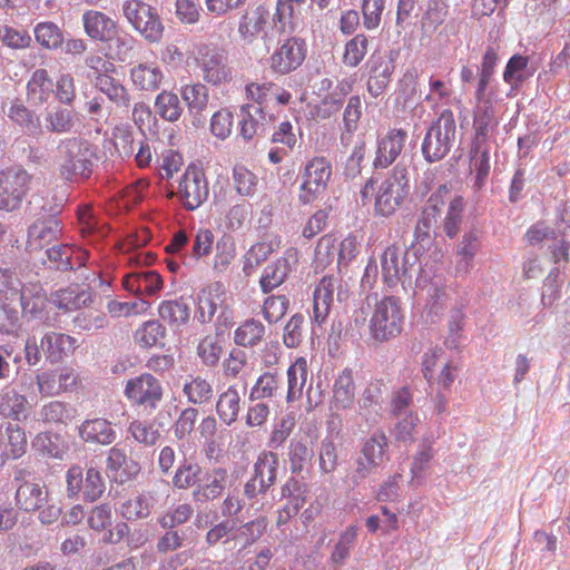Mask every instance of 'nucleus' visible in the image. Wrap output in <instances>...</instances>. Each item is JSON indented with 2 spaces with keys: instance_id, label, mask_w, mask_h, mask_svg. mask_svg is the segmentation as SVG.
Masks as SVG:
<instances>
[{
  "instance_id": "1",
  "label": "nucleus",
  "mask_w": 570,
  "mask_h": 570,
  "mask_svg": "<svg viewBox=\"0 0 570 570\" xmlns=\"http://www.w3.org/2000/svg\"><path fill=\"white\" fill-rule=\"evenodd\" d=\"M364 305L367 308L373 305L368 326L371 336L375 342H386L401 334L404 314L397 297L384 296L377 299L376 295H367L364 304L356 312L355 323L358 325H364L366 321L367 312H365Z\"/></svg>"
},
{
  "instance_id": "2",
  "label": "nucleus",
  "mask_w": 570,
  "mask_h": 570,
  "mask_svg": "<svg viewBox=\"0 0 570 570\" xmlns=\"http://www.w3.org/2000/svg\"><path fill=\"white\" fill-rule=\"evenodd\" d=\"M381 269L384 282L394 286L399 282L404 288H424L420 263V248L412 246L402 252L396 245H391L381 255Z\"/></svg>"
},
{
  "instance_id": "3",
  "label": "nucleus",
  "mask_w": 570,
  "mask_h": 570,
  "mask_svg": "<svg viewBox=\"0 0 570 570\" xmlns=\"http://www.w3.org/2000/svg\"><path fill=\"white\" fill-rule=\"evenodd\" d=\"M57 151L62 179L75 181L90 177L97 158L92 144L79 137H69L59 141Z\"/></svg>"
},
{
  "instance_id": "4",
  "label": "nucleus",
  "mask_w": 570,
  "mask_h": 570,
  "mask_svg": "<svg viewBox=\"0 0 570 570\" xmlns=\"http://www.w3.org/2000/svg\"><path fill=\"white\" fill-rule=\"evenodd\" d=\"M409 168L403 163H397L389 177L380 185L374 203L376 216L390 217L396 213L409 194Z\"/></svg>"
},
{
  "instance_id": "5",
  "label": "nucleus",
  "mask_w": 570,
  "mask_h": 570,
  "mask_svg": "<svg viewBox=\"0 0 570 570\" xmlns=\"http://www.w3.org/2000/svg\"><path fill=\"white\" fill-rule=\"evenodd\" d=\"M456 132V126L453 112L445 109L440 117L429 128L423 145L422 153L426 161L434 163L443 159L453 145Z\"/></svg>"
},
{
  "instance_id": "6",
  "label": "nucleus",
  "mask_w": 570,
  "mask_h": 570,
  "mask_svg": "<svg viewBox=\"0 0 570 570\" xmlns=\"http://www.w3.org/2000/svg\"><path fill=\"white\" fill-rule=\"evenodd\" d=\"M279 459L273 451H262L254 465L252 476L244 484V495L254 505L259 495H265L276 483Z\"/></svg>"
},
{
  "instance_id": "7",
  "label": "nucleus",
  "mask_w": 570,
  "mask_h": 570,
  "mask_svg": "<svg viewBox=\"0 0 570 570\" xmlns=\"http://www.w3.org/2000/svg\"><path fill=\"white\" fill-rule=\"evenodd\" d=\"M128 22L148 41L156 42L161 38L163 24L158 14L140 0H127L122 6Z\"/></svg>"
},
{
  "instance_id": "8",
  "label": "nucleus",
  "mask_w": 570,
  "mask_h": 570,
  "mask_svg": "<svg viewBox=\"0 0 570 570\" xmlns=\"http://www.w3.org/2000/svg\"><path fill=\"white\" fill-rule=\"evenodd\" d=\"M332 175L331 163L325 157H314L304 168L298 199L304 205L313 203L327 187Z\"/></svg>"
},
{
  "instance_id": "9",
  "label": "nucleus",
  "mask_w": 570,
  "mask_h": 570,
  "mask_svg": "<svg viewBox=\"0 0 570 570\" xmlns=\"http://www.w3.org/2000/svg\"><path fill=\"white\" fill-rule=\"evenodd\" d=\"M31 183V175L22 168L0 173V210L13 212L20 207Z\"/></svg>"
},
{
  "instance_id": "10",
  "label": "nucleus",
  "mask_w": 570,
  "mask_h": 570,
  "mask_svg": "<svg viewBox=\"0 0 570 570\" xmlns=\"http://www.w3.org/2000/svg\"><path fill=\"white\" fill-rule=\"evenodd\" d=\"M209 195V186L203 168L190 165L179 179L177 196L188 210L198 208Z\"/></svg>"
},
{
  "instance_id": "11",
  "label": "nucleus",
  "mask_w": 570,
  "mask_h": 570,
  "mask_svg": "<svg viewBox=\"0 0 570 570\" xmlns=\"http://www.w3.org/2000/svg\"><path fill=\"white\" fill-rule=\"evenodd\" d=\"M163 394L161 383L149 373L130 379L125 387L127 399L149 412L157 409L163 400Z\"/></svg>"
},
{
  "instance_id": "12",
  "label": "nucleus",
  "mask_w": 570,
  "mask_h": 570,
  "mask_svg": "<svg viewBox=\"0 0 570 570\" xmlns=\"http://www.w3.org/2000/svg\"><path fill=\"white\" fill-rule=\"evenodd\" d=\"M169 489V483L164 480L155 482L150 489L124 502L121 505V515L127 520L148 518L160 499L164 495L168 497Z\"/></svg>"
},
{
  "instance_id": "13",
  "label": "nucleus",
  "mask_w": 570,
  "mask_h": 570,
  "mask_svg": "<svg viewBox=\"0 0 570 570\" xmlns=\"http://www.w3.org/2000/svg\"><path fill=\"white\" fill-rule=\"evenodd\" d=\"M306 45L299 38L286 39L269 57V68L275 73L287 75L305 60Z\"/></svg>"
},
{
  "instance_id": "14",
  "label": "nucleus",
  "mask_w": 570,
  "mask_h": 570,
  "mask_svg": "<svg viewBox=\"0 0 570 570\" xmlns=\"http://www.w3.org/2000/svg\"><path fill=\"white\" fill-rule=\"evenodd\" d=\"M229 482L230 474L226 468L205 469L197 489L191 492V498L200 504L217 500L225 493Z\"/></svg>"
},
{
  "instance_id": "15",
  "label": "nucleus",
  "mask_w": 570,
  "mask_h": 570,
  "mask_svg": "<svg viewBox=\"0 0 570 570\" xmlns=\"http://www.w3.org/2000/svg\"><path fill=\"white\" fill-rule=\"evenodd\" d=\"M407 134L403 129L393 128L377 140L373 166L375 169L390 167L401 155Z\"/></svg>"
},
{
  "instance_id": "16",
  "label": "nucleus",
  "mask_w": 570,
  "mask_h": 570,
  "mask_svg": "<svg viewBox=\"0 0 570 570\" xmlns=\"http://www.w3.org/2000/svg\"><path fill=\"white\" fill-rule=\"evenodd\" d=\"M298 263L297 250L291 248L285 252V255L275 262L268 264L262 274L259 284L264 293H269L276 287L281 286L293 266Z\"/></svg>"
},
{
  "instance_id": "17",
  "label": "nucleus",
  "mask_w": 570,
  "mask_h": 570,
  "mask_svg": "<svg viewBox=\"0 0 570 570\" xmlns=\"http://www.w3.org/2000/svg\"><path fill=\"white\" fill-rule=\"evenodd\" d=\"M60 234V222L55 216L37 219L28 228L27 249L41 250L57 240Z\"/></svg>"
},
{
  "instance_id": "18",
  "label": "nucleus",
  "mask_w": 570,
  "mask_h": 570,
  "mask_svg": "<svg viewBox=\"0 0 570 570\" xmlns=\"http://www.w3.org/2000/svg\"><path fill=\"white\" fill-rule=\"evenodd\" d=\"M27 435L18 424L8 423L4 432L0 431V463L21 458L27 451Z\"/></svg>"
},
{
  "instance_id": "19",
  "label": "nucleus",
  "mask_w": 570,
  "mask_h": 570,
  "mask_svg": "<svg viewBox=\"0 0 570 570\" xmlns=\"http://www.w3.org/2000/svg\"><path fill=\"white\" fill-rule=\"evenodd\" d=\"M338 278L333 275H326L321 278L314 291L313 315L315 324H323L331 311L333 294L337 288Z\"/></svg>"
},
{
  "instance_id": "20",
  "label": "nucleus",
  "mask_w": 570,
  "mask_h": 570,
  "mask_svg": "<svg viewBox=\"0 0 570 570\" xmlns=\"http://www.w3.org/2000/svg\"><path fill=\"white\" fill-rule=\"evenodd\" d=\"M112 72H98L94 78L95 87L106 95L108 99L116 105L117 108L128 110L131 97L128 89L111 76Z\"/></svg>"
},
{
  "instance_id": "21",
  "label": "nucleus",
  "mask_w": 570,
  "mask_h": 570,
  "mask_svg": "<svg viewBox=\"0 0 570 570\" xmlns=\"http://www.w3.org/2000/svg\"><path fill=\"white\" fill-rule=\"evenodd\" d=\"M79 436L87 443L109 445L116 440V431L110 421L102 417L85 420L79 426Z\"/></svg>"
},
{
  "instance_id": "22",
  "label": "nucleus",
  "mask_w": 570,
  "mask_h": 570,
  "mask_svg": "<svg viewBox=\"0 0 570 570\" xmlns=\"http://www.w3.org/2000/svg\"><path fill=\"white\" fill-rule=\"evenodd\" d=\"M86 33L94 40L108 41L118 28L116 21L97 10H88L82 16Z\"/></svg>"
},
{
  "instance_id": "23",
  "label": "nucleus",
  "mask_w": 570,
  "mask_h": 570,
  "mask_svg": "<svg viewBox=\"0 0 570 570\" xmlns=\"http://www.w3.org/2000/svg\"><path fill=\"white\" fill-rule=\"evenodd\" d=\"M3 112L13 124L30 136L38 138L42 135L43 130L40 126L39 118L21 101H11L7 107H3Z\"/></svg>"
},
{
  "instance_id": "24",
  "label": "nucleus",
  "mask_w": 570,
  "mask_h": 570,
  "mask_svg": "<svg viewBox=\"0 0 570 570\" xmlns=\"http://www.w3.org/2000/svg\"><path fill=\"white\" fill-rule=\"evenodd\" d=\"M124 286L138 295H154L161 288L163 279L154 271H137L124 277Z\"/></svg>"
},
{
  "instance_id": "25",
  "label": "nucleus",
  "mask_w": 570,
  "mask_h": 570,
  "mask_svg": "<svg viewBox=\"0 0 570 570\" xmlns=\"http://www.w3.org/2000/svg\"><path fill=\"white\" fill-rule=\"evenodd\" d=\"M240 136L245 141H250L265 130L266 116L262 106L244 105L240 108Z\"/></svg>"
},
{
  "instance_id": "26",
  "label": "nucleus",
  "mask_w": 570,
  "mask_h": 570,
  "mask_svg": "<svg viewBox=\"0 0 570 570\" xmlns=\"http://www.w3.org/2000/svg\"><path fill=\"white\" fill-rule=\"evenodd\" d=\"M203 78L212 85H219L230 79V69L227 66L226 57L218 52L212 51L202 59Z\"/></svg>"
},
{
  "instance_id": "27",
  "label": "nucleus",
  "mask_w": 570,
  "mask_h": 570,
  "mask_svg": "<svg viewBox=\"0 0 570 570\" xmlns=\"http://www.w3.org/2000/svg\"><path fill=\"white\" fill-rule=\"evenodd\" d=\"M75 343L73 337L56 332L46 333L40 340V347L47 361L51 364L60 362Z\"/></svg>"
},
{
  "instance_id": "28",
  "label": "nucleus",
  "mask_w": 570,
  "mask_h": 570,
  "mask_svg": "<svg viewBox=\"0 0 570 570\" xmlns=\"http://www.w3.org/2000/svg\"><path fill=\"white\" fill-rule=\"evenodd\" d=\"M491 142H474L470 153V167L475 171L474 188L481 189L490 174Z\"/></svg>"
},
{
  "instance_id": "29",
  "label": "nucleus",
  "mask_w": 570,
  "mask_h": 570,
  "mask_svg": "<svg viewBox=\"0 0 570 570\" xmlns=\"http://www.w3.org/2000/svg\"><path fill=\"white\" fill-rule=\"evenodd\" d=\"M268 14L269 12L264 6H258L243 16L238 32L244 43H252L264 30Z\"/></svg>"
},
{
  "instance_id": "30",
  "label": "nucleus",
  "mask_w": 570,
  "mask_h": 570,
  "mask_svg": "<svg viewBox=\"0 0 570 570\" xmlns=\"http://www.w3.org/2000/svg\"><path fill=\"white\" fill-rule=\"evenodd\" d=\"M498 121L494 115V108L490 101H484L478 106L474 111V142H491L490 137L497 128Z\"/></svg>"
},
{
  "instance_id": "31",
  "label": "nucleus",
  "mask_w": 570,
  "mask_h": 570,
  "mask_svg": "<svg viewBox=\"0 0 570 570\" xmlns=\"http://www.w3.org/2000/svg\"><path fill=\"white\" fill-rule=\"evenodd\" d=\"M130 78L138 89L155 91L160 87L164 75L155 63H139L130 70Z\"/></svg>"
},
{
  "instance_id": "32",
  "label": "nucleus",
  "mask_w": 570,
  "mask_h": 570,
  "mask_svg": "<svg viewBox=\"0 0 570 570\" xmlns=\"http://www.w3.org/2000/svg\"><path fill=\"white\" fill-rule=\"evenodd\" d=\"M48 491L37 483L24 482L16 492V503L19 509L24 511H35L42 507L47 501Z\"/></svg>"
},
{
  "instance_id": "33",
  "label": "nucleus",
  "mask_w": 570,
  "mask_h": 570,
  "mask_svg": "<svg viewBox=\"0 0 570 570\" xmlns=\"http://www.w3.org/2000/svg\"><path fill=\"white\" fill-rule=\"evenodd\" d=\"M355 399V384L353 373L345 368L335 380L333 385V402L338 410L350 409Z\"/></svg>"
},
{
  "instance_id": "34",
  "label": "nucleus",
  "mask_w": 570,
  "mask_h": 570,
  "mask_svg": "<svg viewBox=\"0 0 570 570\" xmlns=\"http://www.w3.org/2000/svg\"><path fill=\"white\" fill-rule=\"evenodd\" d=\"M77 124L73 110L56 107L47 110L45 115V127L51 134L62 135L72 131Z\"/></svg>"
},
{
  "instance_id": "35",
  "label": "nucleus",
  "mask_w": 570,
  "mask_h": 570,
  "mask_svg": "<svg viewBox=\"0 0 570 570\" xmlns=\"http://www.w3.org/2000/svg\"><path fill=\"white\" fill-rule=\"evenodd\" d=\"M39 416L45 423L67 425L77 416V409L63 401H50L42 405Z\"/></svg>"
},
{
  "instance_id": "36",
  "label": "nucleus",
  "mask_w": 570,
  "mask_h": 570,
  "mask_svg": "<svg viewBox=\"0 0 570 570\" xmlns=\"http://www.w3.org/2000/svg\"><path fill=\"white\" fill-rule=\"evenodd\" d=\"M240 411V396L234 385L227 387L219 394L216 403V412L220 421L226 425H232L237 421Z\"/></svg>"
},
{
  "instance_id": "37",
  "label": "nucleus",
  "mask_w": 570,
  "mask_h": 570,
  "mask_svg": "<svg viewBox=\"0 0 570 570\" xmlns=\"http://www.w3.org/2000/svg\"><path fill=\"white\" fill-rule=\"evenodd\" d=\"M52 303L63 311H76L86 307L92 303V295L88 291H78L77 288L68 287L56 292L52 295Z\"/></svg>"
},
{
  "instance_id": "38",
  "label": "nucleus",
  "mask_w": 570,
  "mask_h": 570,
  "mask_svg": "<svg viewBox=\"0 0 570 570\" xmlns=\"http://www.w3.org/2000/svg\"><path fill=\"white\" fill-rule=\"evenodd\" d=\"M204 470L198 463L184 460L175 471L173 485L178 490H195L203 479Z\"/></svg>"
},
{
  "instance_id": "39",
  "label": "nucleus",
  "mask_w": 570,
  "mask_h": 570,
  "mask_svg": "<svg viewBox=\"0 0 570 570\" xmlns=\"http://www.w3.org/2000/svg\"><path fill=\"white\" fill-rule=\"evenodd\" d=\"M219 285L215 284L199 292L197 296L198 307L195 314V318L202 324L209 323L220 304V295L218 293Z\"/></svg>"
},
{
  "instance_id": "40",
  "label": "nucleus",
  "mask_w": 570,
  "mask_h": 570,
  "mask_svg": "<svg viewBox=\"0 0 570 570\" xmlns=\"http://www.w3.org/2000/svg\"><path fill=\"white\" fill-rule=\"evenodd\" d=\"M183 393L188 402L195 405L208 403L214 396L212 384L200 375L188 376L184 383Z\"/></svg>"
},
{
  "instance_id": "41",
  "label": "nucleus",
  "mask_w": 570,
  "mask_h": 570,
  "mask_svg": "<svg viewBox=\"0 0 570 570\" xmlns=\"http://www.w3.org/2000/svg\"><path fill=\"white\" fill-rule=\"evenodd\" d=\"M28 98L35 104L46 102L53 92V82L46 69H37L27 86Z\"/></svg>"
},
{
  "instance_id": "42",
  "label": "nucleus",
  "mask_w": 570,
  "mask_h": 570,
  "mask_svg": "<svg viewBox=\"0 0 570 570\" xmlns=\"http://www.w3.org/2000/svg\"><path fill=\"white\" fill-rule=\"evenodd\" d=\"M265 326L257 320L249 318L242 323L235 331L234 342L238 346L254 347L264 338Z\"/></svg>"
},
{
  "instance_id": "43",
  "label": "nucleus",
  "mask_w": 570,
  "mask_h": 570,
  "mask_svg": "<svg viewBox=\"0 0 570 570\" xmlns=\"http://www.w3.org/2000/svg\"><path fill=\"white\" fill-rule=\"evenodd\" d=\"M180 95L187 104L188 110L195 117L200 116L208 105V89L203 83L185 85L180 89Z\"/></svg>"
},
{
  "instance_id": "44",
  "label": "nucleus",
  "mask_w": 570,
  "mask_h": 570,
  "mask_svg": "<svg viewBox=\"0 0 570 570\" xmlns=\"http://www.w3.org/2000/svg\"><path fill=\"white\" fill-rule=\"evenodd\" d=\"M531 76L532 72L529 68V58L521 55H514L505 66L503 80L509 83L512 89H517Z\"/></svg>"
},
{
  "instance_id": "45",
  "label": "nucleus",
  "mask_w": 570,
  "mask_h": 570,
  "mask_svg": "<svg viewBox=\"0 0 570 570\" xmlns=\"http://www.w3.org/2000/svg\"><path fill=\"white\" fill-rule=\"evenodd\" d=\"M308 371L305 358H297L287 370V401L292 402L302 396L303 389L307 382Z\"/></svg>"
},
{
  "instance_id": "46",
  "label": "nucleus",
  "mask_w": 570,
  "mask_h": 570,
  "mask_svg": "<svg viewBox=\"0 0 570 570\" xmlns=\"http://www.w3.org/2000/svg\"><path fill=\"white\" fill-rule=\"evenodd\" d=\"M155 110L161 119L175 122L181 117L184 109L176 94L164 90L155 99Z\"/></svg>"
},
{
  "instance_id": "47",
  "label": "nucleus",
  "mask_w": 570,
  "mask_h": 570,
  "mask_svg": "<svg viewBox=\"0 0 570 570\" xmlns=\"http://www.w3.org/2000/svg\"><path fill=\"white\" fill-rule=\"evenodd\" d=\"M387 446L386 435L382 431H376L363 443L360 453L363 455V459L381 466L387 459Z\"/></svg>"
},
{
  "instance_id": "48",
  "label": "nucleus",
  "mask_w": 570,
  "mask_h": 570,
  "mask_svg": "<svg viewBox=\"0 0 570 570\" xmlns=\"http://www.w3.org/2000/svg\"><path fill=\"white\" fill-rule=\"evenodd\" d=\"M107 469L111 472H122L127 478H134L140 472V465L128 458L126 450L115 445L108 451Z\"/></svg>"
},
{
  "instance_id": "49",
  "label": "nucleus",
  "mask_w": 570,
  "mask_h": 570,
  "mask_svg": "<svg viewBox=\"0 0 570 570\" xmlns=\"http://www.w3.org/2000/svg\"><path fill=\"white\" fill-rule=\"evenodd\" d=\"M27 397L14 390L0 393V414L12 420H20L26 412Z\"/></svg>"
},
{
  "instance_id": "50",
  "label": "nucleus",
  "mask_w": 570,
  "mask_h": 570,
  "mask_svg": "<svg viewBox=\"0 0 570 570\" xmlns=\"http://www.w3.org/2000/svg\"><path fill=\"white\" fill-rule=\"evenodd\" d=\"M449 294L443 285L432 283L428 291L425 313L430 321L434 323L446 308Z\"/></svg>"
},
{
  "instance_id": "51",
  "label": "nucleus",
  "mask_w": 570,
  "mask_h": 570,
  "mask_svg": "<svg viewBox=\"0 0 570 570\" xmlns=\"http://www.w3.org/2000/svg\"><path fill=\"white\" fill-rule=\"evenodd\" d=\"M159 317L170 325L179 326L189 318V306L183 299L165 301L158 308Z\"/></svg>"
},
{
  "instance_id": "52",
  "label": "nucleus",
  "mask_w": 570,
  "mask_h": 570,
  "mask_svg": "<svg viewBox=\"0 0 570 570\" xmlns=\"http://www.w3.org/2000/svg\"><path fill=\"white\" fill-rule=\"evenodd\" d=\"M525 14L535 21L544 24L554 22L558 10L557 0H535L529 1L524 6Z\"/></svg>"
},
{
  "instance_id": "53",
  "label": "nucleus",
  "mask_w": 570,
  "mask_h": 570,
  "mask_svg": "<svg viewBox=\"0 0 570 570\" xmlns=\"http://www.w3.org/2000/svg\"><path fill=\"white\" fill-rule=\"evenodd\" d=\"M78 222L80 233L83 237L98 236L105 237L108 234V228L105 224H100L96 218L91 206L85 205L78 209Z\"/></svg>"
},
{
  "instance_id": "54",
  "label": "nucleus",
  "mask_w": 570,
  "mask_h": 570,
  "mask_svg": "<svg viewBox=\"0 0 570 570\" xmlns=\"http://www.w3.org/2000/svg\"><path fill=\"white\" fill-rule=\"evenodd\" d=\"M357 537V527H347L340 535L331 554V561L335 567L344 564L345 560L350 557L351 550Z\"/></svg>"
},
{
  "instance_id": "55",
  "label": "nucleus",
  "mask_w": 570,
  "mask_h": 570,
  "mask_svg": "<svg viewBox=\"0 0 570 570\" xmlns=\"http://www.w3.org/2000/svg\"><path fill=\"white\" fill-rule=\"evenodd\" d=\"M449 193L450 188L448 187V185L442 184L429 197L421 212V216L425 218L428 223H438V218L441 215L442 208L445 204Z\"/></svg>"
},
{
  "instance_id": "56",
  "label": "nucleus",
  "mask_w": 570,
  "mask_h": 570,
  "mask_svg": "<svg viewBox=\"0 0 570 570\" xmlns=\"http://www.w3.org/2000/svg\"><path fill=\"white\" fill-rule=\"evenodd\" d=\"M128 433L135 441L147 446L155 445L161 435L155 423L139 420H135L129 424Z\"/></svg>"
},
{
  "instance_id": "57",
  "label": "nucleus",
  "mask_w": 570,
  "mask_h": 570,
  "mask_svg": "<svg viewBox=\"0 0 570 570\" xmlns=\"http://www.w3.org/2000/svg\"><path fill=\"white\" fill-rule=\"evenodd\" d=\"M465 207V202L463 197L456 196L454 197L448 207V212L445 218L443 220V232L449 238H454L462 223V214Z\"/></svg>"
},
{
  "instance_id": "58",
  "label": "nucleus",
  "mask_w": 570,
  "mask_h": 570,
  "mask_svg": "<svg viewBox=\"0 0 570 570\" xmlns=\"http://www.w3.org/2000/svg\"><path fill=\"white\" fill-rule=\"evenodd\" d=\"M318 469L323 475L332 474L338 466V451L333 440L325 438L318 448Z\"/></svg>"
},
{
  "instance_id": "59",
  "label": "nucleus",
  "mask_w": 570,
  "mask_h": 570,
  "mask_svg": "<svg viewBox=\"0 0 570 570\" xmlns=\"http://www.w3.org/2000/svg\"><path fill=\"white\" fill-rule=\"evenodd\" d=\"M287 456L291 472L298 474L303 471L305 463L312 459L313 451L302 440L292 439Z\"/></svg>"
},
{
  "instance_id": "60",
  "label": "nucleus",
  "mask_w": 570,
  "mask_h": 570,
  "mask_svg": "<svg viewBox=\"0 0 570 570\" xmlns=\"http://www.w3.org/2000/svg\"><path fill=\"white\" fill-rule=\"evenodd\" d=\"M112 145L119 158H130L135 154L138 142L135 141L134 134L128 127H116L112 131Z\"/></svg>"
},
{
  "instance_id": "61",
  "label": "nucleus",
  "mask_w": 570,
  "mask_h": 570,
  "mask_svg": "<svg viewBox=\"0 0 570 570\" xmlns=\"http://www.w3.org/2000/svg\"><path fill=\"white\" fill-rule=\"evenodd\" d=\"M368 47V39L365 35L358 33L345 45L343 63L348 67H356L364 59Z\"/></svg>"
},
{
  "instance_id": "62",
  "label": "nucleus",
  "mask_w": 570,
  "mask_h": 570,
  "mask_svg": "<svg viewBox=\"0 0 570 570\" xmlns=\"http://www.w3.org/2000/svg\"><path fill=\"white\" fill-rule=\"evenodd\" d=\"M235 258V240L230 235L222 236L216 243L214 269L222 273Z\"/></svg>"
},
{
  "instance_id": "63",
  "label": "nucleus",
  "mask_w": 570,
  "mask_h": 570,
  "mask_svg": "<svg viewBox=\"0 0 570 570\" xmlns=\"http://www.w3.org/2000/svg\"><path fill=\"white\" fill-rule=\"evenodd\" d=\"M35 37L38 43L47 49H56L63 42L60 29L52 22H41L35 28Z\"/></svg>"
},
{
  "instance_id": "64",
  "label": "nucleus",
  "mask_w": 570,
  "mask_h": 570,
  "mask_svg": "<svg viewBox=\"0 0 570 570\" xmlns=\"http://www.w3.org/2000/svg\"><path fill=\"white\" fill-rule=\"evenodd\" d=\"M106 490V483L101 472L96 468H88L83 480V499L95 502L100 499Z\"/></svg>"
}]
</instances>
